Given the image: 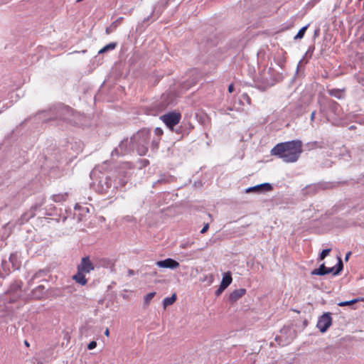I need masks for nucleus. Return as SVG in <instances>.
I'll use <instances>...</instances> for the list:
<instances>
[{"instance_id":"nucleus-1","label":"nucleus","mask_w":364,"mask_h":364,"mask_svg":"<svg viewBox=\"0 0 364 364\" xmlns=\"http://www.w3.org/2000/svg\"><path fill=\"white\" fill-rule=\"evenodd\" d=\"M302 153V142L300 140L277 144L271 150L272 156H277L285 163H294Z\"/></svg>"},{"instance_id":"nucleus-2","label":"nucleus","mask_w":364,"mask_h":364,"mask_svg":"<svg viewBox=\"0 0 364 364\" xmlns=\"http://www.w3.org/2000/svg\"><path fill=\"white\" fill-rule=\"evenodd\" d=\"M51 116L48 120H58L59 122L73 126L82 124L84 116L75 112L71 107L63 105L51 108L49 111Z\"/></svg>"},{"instance_id":"nucleus-3","label":"nucleus","mask_w":364,"mask_h":364,"mask_svg":"<svg viewBox=\"0 0 364 364\" xmlns=\"http://www.w3.org/2000/svg\"><path fill=\"white\" fill-rule=\"evenodd\" d=\"M92 186L96 192L103 195L112 196L117 190V183H114L110 176L102 173L97 177V181L92 182Z\"/></svg>"},{"instance_id":"nucleus-4","label":"nucleus","mask_w":364,"mask_h":364,"mask_svg":"<svg viewBox=\"0 0 364 364\" xmlns=\"http://www.w3.org/2000/svg\"><path fill=\"white\" fill-rule=\"evenodd\" d=\"M150 135V129L144 128L131 137L134 149L139 155L144 156L147 153Z\"/></svg>"},{"instance_id":"nucleus-5","label":"nucleus","mask_w":364,"mask_h":364,"mask_svg":"<svg viewBox=\"0 0 364 364\" xmlns=\"http://www.w3.org/2000/svg\"><path fill=\"white\" fill-rule=\"evenodd\" d=\"M320 112L323 114L328 121V115L331 114L333 116H340L341 113V107L340 105L333 100H327L324 102H320Z\"/></svg>"},{"instance_id":"nucleus-6","label":"nucleus","mask_w":364,"mask_h":364,"mask_svg":"<svg viewBox=\"0 0 364 364\" xmlns=\"http://www.w3.org/2000/svg\"><path fill=\"white\" fill-rule=\"evenodd\" d=\"M22 282L21 281H15L13 282L9 289L7 290L6 294L9 296L8 302L9 303H14L18 299H23L22 296Z\"/></svg>"},{"instance_id":"nucleus-7","label":"nucleus","mask_w":364,"mask_h":364,"mask_svg":"<svg viewBox=\"0 0 364 364\" xmlns=\"http://www.w3.org/2000/svg\"><path fill=\"white\" fill-rule=\"evenodd\" d=\"M134 150H135V149H134V146L133 142L132 141V139L127 138L120 142V144H119V146L117 148H115L112 151L111 154L112 156H123V155L129 154L132 151H133Z\"/></svg>"},{"instance_id":"nucleus-8","label":"nucleus","mask_w":364,"mask_h":364,"mask_svg":"<svg viewBox=\"0 0 364 364\" xmlns=\"http://www.w3.org/2000/svg\"><path fill=\"white\" fill-rule=\"evenodd\" d=\"M163 122L171 130L173 127L178 124L181 119L180 112H171L160 117Z\"/></svg>"},{"instance_id":"nucleus-9","label":"nucleus","mask_w":364,"mask_h":364,"mask_svg":"<svg viewBox=\"0 0 364 364\" xmlns=\"http://www.w3.org/2000/svg\"><path fill=\"white\" fill-rule=\"evenodd\" d=\"M332 324L331 314L329 312L324 313L321 316L316 324V327L321 333H325Z\"/></svg>"},{"instance_id":"nucleus-10","label":"nucleus","mask_w":364,"mask_h":364,"mask_svg":"<svg viewBox=\"0 0 364 364\" xmlns=\"http://www.w3.org/2000/svg\"><path fill=\"white\" fill-rule=\"evenodd\" d=\"M44 199H42L40 203H36L31 208V209L28 212L23 214L20 219V223L23 224L24 223H26L31 218H33L36 215V211L38 210L43 204H44Z\"/></svg>"},{"instance_id":"nucleus-11","label":"nucleus","mask_w":364,"mask_h":364,"mask_svg":"<svg viewBox=\"0 0 364 364\" xmlns=\"http://www.w3.org/2000/svg\"><path fill=\"white\" fill-rule=\"evenodd\" d=\"M94 269H95V265L91 262L90 257H88V256L83 257L81 259L80 263L77 267V269L79 272H82L86 274L90 273Z\"/></svg>"},{"instance_id":"nucleus-12","label":"nucleus","mask_w":364,"mask_h":364,"mask_svg":"<svg viewBox=\"0 0 364 364\" xmlns=\"http://www.w3.org/2000/svg\"><path fill=\"white\" fill-rule=\"evenodd\" d=\"M155 264L160 268H168L171 269H176L180 266L179 262L171 258L157 261Z\"/></svg>"},{"instance_id":"nucleus-13","label":"nucleus","mask_w":364,"mask_h":364,"mask_svg":"<svg viewBox=\"0 0 364 364\" xmlns=\"http://www.w3.org/2000/svg\"><path fill=\"white\" fill-rule=\"evenodd\" d=\"M46 294L45 287L43 285L38 286L36 289L32 290L30 296L23 297V300L26 301L28 299H33L36 300L41 299Z\"/></svg>"},{"instance_id":"nucleus-14","label":"nucleus","mask_w":364,"mask_h":364,"mask_svg":"<svg viewBox=\"0 0 364 364\" xmlns=\"http://www.w3.org/2000/svg\"><path fill=\"white\" fill-rule=\"evenodd\" d=\"M272 186L269 183H261L246 189V193H264L272 190Z\"/></svg>"},{"instance_id":"nucleus-15","label":"nucleus","mask_w":364,"mask_h":364,"mask_svg":"<svg viewBox=\"0 0 364 364\" xmlns=\"http://www.w3.org/2000/svg\"><path fill=\"white\" fill-rule=\"evenodd\" d=\"M114 183H117V190L124 188L128 182V177L124 171H119Z\"/></svg>"},{"instance_id":"nucleus-16","label":"nucleus","mask_w":364,"mask_h":364,"mask_svg":"<svg viewBox=\"0 0 364 364\" xmlns=\"http://www.w3.org/2000/svg\"><path fill=\"white\" fill-rule=\"evenodd\" d=\"M338 261L336 267H327L326 274L333 273V275H338L341 273L343 268V264L340 257L338 258Z\"/></svg>"},{"instance_id":"nucleus-17","label":"nucleus","mask_w":364,"mask_h":364,"mask_svg":"<svg viewBox=\"0 0 364 364\" xmlns=\"http://www.w3.org/2000/svg\"><path fill=\"white\" fill-rule=\"evenodd\" d=\"M246 293V289L241 288L238 289L234 290L230 293L229 296V300L230 302L233 303L237 301L239 299L243 296Z\"/></svg>"},{"instance_id":"nucleus-18","label":"nucleus","mask_w":364,"mask_h":364,"mask_svg":"<svg viewBox=\"0 0 364 364\" xmlns=\"http://www.w3.org/2000/svg\"><path fill=\"white\" fill-rule=\"evenodd\" d=\"M173 179V177L169 174H161L159 178L153 183V187L156 188L159 184L171 183Z\"/></svg>"},{"instance_id":"nucleus-19","label":"nucleus","mask_w":364,"mask_h":364,"mask_svg":"<svg viewBox=\"0 0 364 364\" xmlns=\"http://www.w3.org/2000/svg\"><path fill=\"white\" fill-rule=\"evenodd\" d=\"M329 95L334 97L338 100L343 99L345 97L346 89H336L333 88L327 90Z\"/></svg>"},{"instance_id":"nucleus-20","label":"nucleus","mask_w":364,"mask_h":364,"mask_svg":"<svg viewBox=\"0 0 364 364\" xmlns=\"http://www.w3.org/2000/svg\"><path fill=\"white\" fill-rule=\"evenodd\" d=\"M198 82L197 76H192L191 79L183 82L181 85L183 90H188L193 86L196 85Z\"/></svg>"},{"instance_id":"nucleus-21","label":"nucleus","mask_w":364,"mask_h":364,"mask_svg":"<svg viewBox=\"0 0 364 364\" xmlns=\"http://www.w3.org/2000/svg\"><path fill=\"white\" fill-rule=\"evenodd\" d=\"M85 272L77 270L76 274L73 276V279L75 280L76 283L85 286L87 283V279L85 278Z\"/></svg>"},{"instance_id":"nucleus-22","label":"nucleus","mask_w":364,"mask_h":364,"mask_svg":"<svg viewBox=\"0 0 364 364\" xmlns=\"http://www.w3.org/2000/svg\"><path fill=\"white\" fill-rule=\"evenodd\" d=\"M9 260V263L11 264L12 268L14 269H18L20 267L21 262L17 253L11 254Z\"/></svg>"},{"instance_id":"nucleus-23","label":"nucleus","mask_w":364,"mask_h":364,"mask_svg":"<svg viewBox=\"0 0 364 364\" xmlns=\"http://www.w3.org/2000/svg\"><path fill=\"white\" fill-rule=\"evenodd\" d=\"M10 272L9 262L2 259L0 267V277L4 278Z\"/></svg>"},{"instance_id":"nucleus-24","label":"nucleus","mask_w":364,"mask_h":364,"mask_svg":"<svg viewBox=\"0 0 364 364\" xmlns=\"http://www.w3.org/2000/svg\"><path fill=\"white\" fill-rule=\"evenodd\" d=\"M1 230L3 231V233L0 232V249L6 245V240L9 235V232L8 231L6 225L1 228Z\"/></svg>"},{"instance_id":"nucleus-25","label":"nucleus","mask_w":364,"mask_h":364,"mask_svg":"<svg viewBox=\"0 0 364 364\" xmlns=\"http://www.w3.org/2000/svg\"><path fill=\"white\" fill-rule=\"evenodd\" d=\"M232 278L231 273H230V272H228L223 274L220 284L222 285V287H224L227 288L232 283Z\"/></svg>"},{"instance_id":"nucleus-26","label":"nucleus","mask_w":364,"mask_h":364,"mask_svg":"<svg viewBox=\"0 0 364 364\" xmlns=\"http://www.w3.org/2000/svg\"><path fill=\"white\" fill-rule=\"evenodd\" d=\"M122 18V17L119 18L114 21L109 26L107 27L105 30L106 33L110 34L111 33L114 32L117 28L118 25L120 23Z\"/></svg>"},{"instance_id":"nucleus-27","label":"nucleus","mask_w":364,"mask_h":364,"mask_svg":"<svg viewBox=\"0 0 364 364\" xmlns=\"http://www.w3.org/2000/svg\"><path fill=\"white\" fill-rule=\"evenodd\" d=\"M47 273L48 272L45 269H41L39 270L38 272H37L36 273H35L32 277L31 278V279L28 281V284L31 285L33 282L36 279H38V278H41V277H44L47 275Z\"/></svg>"},{"instance_id":"nucleus-28","label":"nucleus","mask_w":364,"mask_h":364,"mask_svg":"<svg viewBox=\"0 0 364 364\" xmlns=\"http://www.w3.org/2000/svg\"><path fill=\"white\" fill-rule=\"evenodd\" d=\"M68 197V193H58L53 195V200L55 203H60L67 200Z\"/></svg>"},{"instance_id":"nucleus-29","label":"nucleus","mask_w":364,"mask_h":364,"mask_svg":"<svg viewBox=\"0 0 364 364\" xmlns=\"http://www.w3.org/2000/svg\"><path fill=\"white\" fill-rule=\"evenodd\" d=\"M327 267L325 266L324 264H322L320 265V267L318 269H314L311 272V275H319V276H323L326 275V271Z\"/></svg>"},{"instance_id":"nucleus-30","label":"nucleus","mask_w":364,"mask_h":364,"mask_svg":"<svg viewBox=\"0 0 364 364\" xmlns=\"http://www.w3.org/2000/svg\"><path fill=\"white\" fill-rule=\"evenodd\" d=\"M176 300V294H173L170 297H166L163 300L164 308L166 309L167 306L172 305Z\"/></svg>"},{"instance_id":"nucleus-31","label":"nucleus","mask_w":364,"mask_h":364,"mask_svg":"<svg viewBox=\"0 0 364 364\" xmlns=\"http://www.w3.org/2000/svg\"><path fill=\"white\" fill-rule=\"evenodd\" d=\"M117 44L115 42L110 43L106 45L105 46H104L102 48H101L100 50V51L98 52V53L102 54V53H106L109 50H112L117 47Z\"/></svg>"},{"instance_id":"nucleus-32","label":"nucleus","mask_w":364,"mask_h":364,"mask_svg":"<svg viewBox=\"0 0 364 364\" xmlns=\"http://www.w3.org/2000/svg\"><path fill=\"white\" fill-rule=\"evenodd\" d=\"M318 188L319 187L317 185H311L306 186L305 191L307 193L314 194L318 191Z\"/></svg>"},{"instance_id":"nucleus-33","label":"nucleus","mask_w":364,"mask_h":364,"mask_svg":"<svg viewBox=\"0 0 364 364\" xmlns=\"http://www.w3.org/2000/svg\"><path fill=\"white\" fill-rule=\"evenodd\" d=\"M308 26L309 25H306L305 26H303L299 31V32L297 33V34L294 36V39L296 40V39H301L304 34H305V32L307 30L308 28Z\"/></svg>"},{"instance_id":"nucleus-34","label":"nucleus","mask_w":364,"mask_h":364,"mask_svg":"<svg viewBox=\"0 0 364 364\" xmlns=\"http://www.w3.org/2000/svg\"><path fill=\"white\" fill-rule=\"evenodd\" d=\"M156 295V292L154 291V292H150L149 294H147L145 296H144V304L145 305H149L150 301H151V299L154 297V296Z\"/></svg>"},{"instance_id":"nucleus-35","label":"nucleus","mask_w":364,"mask_h":364,"mask_svg":"<svg viewBox=\"0 0 364 364\" xmlns=\"http://www.w3.org/2000/svg\"><path fill=\"white\" fill-rule=\"evenodd\" d=\"M358 300L359 299H353L350 300V301H341V302L338 303V306H350V305H352V304H354L358 302Z\"/></svg>"},{"instance_id":"nucleus-36","label":"nucleus","mask_w":364,"mask_h":364,"mask_svg":"<svg viewBox=\"0 0 364 364\" xmlns=\"http://www.w3.org/2000/svg\"><path fill=\"white\" fill-rule=\"evenodd\" d=\"M331 250V249H330V248L329 249L323 250L322 252L319 255V258H318L319 260L324 259V258L329 255Z\"/></svg>"},{"instance_id":"nucleus-37","label":"nucleus","mask_w":364,"mask_h":364,"mask_svg":"<svg viewBox=\"0 0 364 364\" xmlns=\"http://www.w3.org/2000/svg\"><path fill=\"white\" fill-rule=\"evenodd\" d=\"M160 138L154 139L151 141V146L154 149H158Z\"/></svg>"},{"instance_id":"nucleus-38","label":"nucleus","mask_w":364,"mask_h":364,"mask_svg":"<svg viewBox=\"0 0 364 364\" xmlns=\"http://www.w3.org/2000/svg\"><path fill=\"white\" fill-rule=\"evenodd\" d=\"M314 49H315L314 46H309V49L306 52V55H309V58H311V55L313 54Z\"/></svg>"},{"instance_id":"nucleus-39","label":"nucleus","mask_w":364,"mask_h":364,"mask_svg":"<svg viewBox=\"0 0 364 364\" xmlns=\"http://www.w3.org/2000/svg\"><path fill=\"white\" fill-rule=\"evenodd\" d=\"M97 346V342L95 341H91L88 345H87V348L89 350H92L94 348H95Z\"/></svg>"},{"instance_id":"nucleus-40","label":"nucleus","mask_w":364,"mask_h":364,"mask_svg":"<svg viewBox=\"0 0 364 364\" xmlns=\"http://www.w3.org/2000/svg\"><path fill=\"white\" fill-rule=\"evenodd\" d=\"M310 144H311V147L312 149L322 148V146L320 145L319 142H318V141L311 142Z\"/></svg>"},{"instance_id":"nucleus-41","label":"nucleus","mask_w":364,"mask_h":364,"mask_svg":"<svg viewBox=\"0 0 364 364\" xmlns=\"http://www.w3.org/2000/svg\"><path fill=\"white\" fill-rule=\"evenodd\" d=\"M226 288L225 287H222V285L220 284V287L219 288L215 291V295L216 296H219L220 294H222V292Z\"/></svg>"},{"instance_id":"nucleus-42","label":"nucleus","mask_w":364,"mask_h":364,"mask_svg":"<svg viewBox=\"0 0 364 364\" xmlns=\"http://www.w3.org/2000/svg\"><path fill=\"white\" fill-rule=\"evenodd\" d=\"M155 134L159 136V138L163 134V130L159 128L156 127L154 130Z\"/></svg>"},{"instance_id":"nucleus-43","label":"nucleus","mask_w":364,"mask_h":364,"mask_svg":"<svg viewBox=\"0 0 364 364\" xmlns=\"http://www.w3.org/2000/svg\"><path fill=\"white\" fill-rule=\"evenodd\" d=\"M208 229H209V224L206 223V224L204 225L203 228L200 230V233L201 234L205 233L208 231Z\"/></svg>"},{"instance_id":"nucleus-44","label":"nucleus","mask_w":364,"mask_h":364,"mask_svg":"<svg viewBox=\"0 0 364 364\" xmlns=\"http://www.w3.org/2000/svg\"><path fill=\"white\" fill-rule=\"evenodd\" d=\"M315 116H316V111H313L311 112V123L314 121Z\"/></svg>"},{"instance_id":"nucleus-45","label":"nucleus","mask_w":364,"mask_h":364,"mask_svg":"<svg viewBox=\"0 0 364 364\" xmlns=\"http://www.w3.org/2000/svg\"><path fill=\"white\" fill-rule=\"evenodd\" d=\"M234 90V86L232 84L230 85L229 87H228V91L229 92H232Z\"/></svg>"},{"instance_id":"nucleus-46","label":"nucleus","mask_w":364,"mask_h":364,"mask_svg":"<svg viewBox=\"0 0 364 364\" xmlns=\"http://www.w3.org/2000/svg\"><path fill=\"white\" fill-rule=\"evenodd\" d=\"M135 274L134 271L133 269H129L128 270V276L131 277Z\"/></svg>"},{"instance_id":"nucleus-47","label":"nucleus","mask_w":364,"mask_h":364,"mask_svg":"<svg viewBox=\"0 0 364 364\" xmlns=\"http://www.w3.org/2000/svg\"><path fill=\"white\" fill-rule=\"evenodd\" d=\"M267 87L268 86H258V88L262 91L266 90Z\"/></svg>"},{"instance_id":"nucleus-48","label":"nucleus","mask_w":364,"mask_h":364,"mask_svg":"<svg viewBox=\"0 0 364 364\" xmlns=\"http://www.w3.org/2000/svg\"><path fill=\"white\" fill-rule=\"evenodd\" d=\"M351 255V252H348L346 255V257H345V260L347 261L350 256Z\"/></svg>"},{"instance_id":"nucleus-49","label":"nucleus","mask_w":364,"mask_h":364,"mask_svg":"<svg viewBox=\"0 0 364 364\" xmlns=\"http://www.w3.org/2000/svg\"><path fill=\"white\" fill-rule=\"evenodd\" d=\"M105 335L106 336H109V328H106V330H105Z\"/></svg>"},{"instance_id":"nucleus-50","label":"nucleus","mask_w":364,"mask_h":364,"mask_svg":"<svg viewBox=\"0 0 364 364\" xmlns=\"http://www.w3.org/2000/svg\"><path fill=\"white\" fill-rule=\"evenodd\" d=\"M181 247L182 248H186V247H188V243L181 244Z\"/></svg>"},{"instance_id":"nucleus-51","label":"nucleus","mask_w":364,"mask_h":364,"mask_svg":"<svg viewBox=\"0 0 364 364\" xmlns=\"http://www.w3.org/2000/svg\"><path fill=\"white\" fill-rule=\"evenodd\" d=\"M355 299H359L358 301H364V297L356 298Z\"/></svg>"},{"instance_id":"nucleus-52","label":"nucleus","mask_w":364,"mask_h":364,"mask_svg":"<svg viewBox=\"0 0 364 364\" xmlns=\"http://www.w3.org/2000/svg\"><path fill=\"white\" fill-rule=\"evenodd\" d=\"M318 33H319V29L316 30L314 32V36H316L318 34Z\"/></svg>"},{"instance_id":"nucleus-53","label":"nucleus","mask_w":364,"mask_h":364,"mask_svg":"<svg viewBox=\"0 0 364 364\" xmlns=\"http://www.w3.org/2000/svg\"><path fill=\"white\" fill-rule=\"evenodd\" d=\"M24 344L28 347L29 346V343L26 340L24 341Z\"/></svg>"},{"instance_id":"nucleus-54","label":"nucleus","mask_w":364,"mask_h":364,"mask_svg":"<svg viewBox=\"0 0 364 364\" xmlns=\"http://www.w3.org/2000/svg\"><path fill=\"white\" fill-rule=\"evenodd\" d=\"M209 277L210 278V283H211V282H212V281H213V279H212L213 276H212V275H209Z\"/></svg>"},{"instance_id":"nucleus-55","label":"nucleus","mask_w":364,"mask_h":364,"mask_svg":"<svg viewBox=\"0 0 364 364\" xmlns=\"http://www.w3.org/2000/svg\"><path fill=\"white\" fill-rule=\"evenodd\" d=\"M275 340H276L277 341H279V338L277 336V337L275 338Z\"/></svg>"},{"instance_id":"nucleus-56","label":"nucleus","mask_w":364,"mask_h":364,"mask_svg":"<svg viewBox=\"0 0 364 364\" xmlns=\"http://www.w3.org/2000/svg\"><path fill=\"white\" fill-rule=\"evenodd\" d=\"M93 174H95V172H92L91 173V177L92 176Z\"/></svg>"},{"instance_id":"nucleus-57","label":"nucleus","mask_w":364,"mask_h":364,"mask_svg":"<svg viewBox=\"0 0 364 364\" xmlns=\"http://www.w3.org/2000/svg\"><path fill=\"white\" fill-rule=\"evenodd\" d=\"M207 277H208V276H205V277L204 278V279L203 281L206 280Z\"/></svg>"}]
</instances>
